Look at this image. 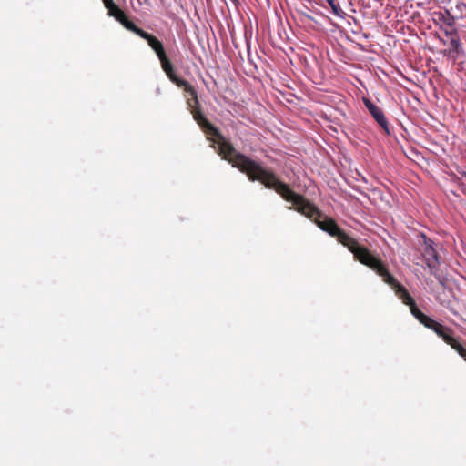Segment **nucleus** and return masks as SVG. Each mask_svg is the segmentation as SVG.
<instances>
[{"mask_svg":"<svg viewBox=\"0 0 466 466\" xmlns=\"http://www.w3.org/2000/svg\"><path fill=\"white\" fill-rule=\"evenodd\" d=\"M276 192L287 202L292 203L299 213L314 221L323 231L329 233L353 254L354 258L370 268L380 276L385 283L393 281V276L388 270L387 265L367 248L361 246L355 238L342 230L336 221L324 215L313 203L304 196L294 192L288 184L279 183Z\"/></svg>","mask_w":466,"mask_h":466,"instance_id":"obj_1","label":"nucleus"},{"mask_svg":"<svg viewBox=\"0 0 466 466\" xmlns=\"http://www.w3.org/2000/svg\"><path fill=\"white\" fill-rule=\"evenodd\" d=\"M187 103L191 110L193 118L199 125L201 129L208 136L218 139L219 154L224 159H227L233 167L245 173L250 181H258L267 188L276 191L277 187H279V183L282 181L278 178L273 171L264 168L259 163L252 160L242 153L237 152L232 144L227 141L221 136L218 129L205 117L199 107L198 101V104H195L192 98H187Z\"/></svg>","mask_w":466,"mask_h":466,"instance_id":"obj_2","label":"nucleus"},{"mask_svg":"<svg viewBox=\"0 0 466 466\" xmlns=\"http://www.w3.org/2000/svg\"><path fill=\"white\" fill-rule=\"evenodd\" d=\"M387 284L395 291V294L402 300V302L410 307L411 314L426 328L433 330L440 338H441L448 345H451L456 339L454 338V331L446 326L437 322L431 317L421 312L410 296L409 291L398 282L393 277V281H387Z\"/></svg>","mask_w":466,"mask_h":466,"instance_id":"obj_3","label":"nucleus"},{"mask_svg":"<svg viewBox=\"0 0 466 466\" xmlns=\"http://www.w3.org/2000/svg\"><path fill=\"white\" fill-rule=\"evenodd\" d=\"M135 34L147 40L148 46L155 51L160 61L161 67L169 80L176 84L179 88L183 89L187 99L192 98V101H195V104H198L197 90L189 82L181 79L177 76L170 60L166 55L163 44L156 36L144 31L141 28L137 29Z\"/></svg>","mask_w":466,"mask_h":466,"instance_id":"obj_4","label":"nucleus"},{"mask_svg":"<svg viewBox=\"0 0 466 466\" xmlns=\"http://www.w3.org/2000/svg\"><path fill=\"white\" fill-rule=\"evenodd\" d=\"M421 237L425 246L422 255L426 260L427 266L431 269V272H433L439 264V256L433 248V241L431 238H428L424 234H422Z\"/></svg>","mask_w":466,"mask_h":466,"instance_id":"obj_5","label":"nucleus"},{"mask_svg":"<svg viewBox=\"0 0 466 466\" xmlns=\"http://www.w3.org/2000/svg\"><path fill=\"white\" fill-rule=\"evenodd\" d=\"M363 103L375 121L380 125V127L387 135H390V132L389 124L383 110L368 98H363Z\"/></svg>","mask_w":466,"mask_h":466,"instance_id":"obj_6","label":"nucleus"},{"mask_svg":"<svg viewBox=\"0 0 466 466\" xmlns=\"http://www.w3.org/2000/svg\"><path fill=\"white\" fill-rule=\"evenodd\" d=\"M108 15L112 17H114L116 21H118L126 29L136 33V30L139 27L137 26L132 21H130L123 10L119 8L118 5H114L113 7L109 8Z\"/></svg>","mask_w":466,"mask_h":466,"instance_id":"obj_7","label":"nucleus"},{"mask_svg":"<svg viewBox=\"0 0 466 466\" xmlns=\"http://www.w3.org/2000/svg\"><path fill=\"white\" fill-rule=\"evenodd\" d=\"M108 15L112 17H114L116 21H118L126 29L136 33V30L139 27L137 26L132 21H130L123 10L119 8L118 5H114L113 7L109 8Z\"/></svg>","mask_w":466,"mask_h":466,"instance_id":"obj_8","label":"nucleus"},{"mask_svg":"<svg viewBox=\"0 0 466 466\" xmlns=\"http://www.w3.org/2000/svg\"><path fill=\"white\" fill-rule=\"evenodd\" d=\"M108 15L112 17H114L116 21H118L126 29L136 33V30L139 27L137 26L132 21H130L123 10L119 8L118 5H114L113 7L109 8Z\"/></svg>","mask_w":466,"mask_h":466,"instance_id":"obj_9","label":"nucleus"},{"mask_svg":"<svg viewBox=\"0 0 466 466\" xmlns=\"http://www.w3.org/2000/svg\"><path fill=\"white\" fill-rule=\"evenodd\" d=\"M450 45L451 49L449 50V55L451 56L453 59H456L454 54H459L461 51V42L460 37L458 35L451 37Z\"/></svg>","mask_w":466,"mask_h":466,"instance_id":"obj_10","label":"nucleus"},{"mask_svg":"<svg viewBox=\"0 0 466 466\" xmlns=\"http://www.w3.org/2000/svg\"><path fill=\"white\" fill-rule=\"evenodd\" d=\"M329 5L330 6L332 13L339 16V17H344L345 12L341 9L338 0H326Z\"/></svg>","mask_w":466,"mask_h":466,"instance_id":"obj_11","label":"nucleus"},{"mask_svg":"<svg viewBox=\"0 0 466 466\" xmlns=\"http://www.w3.org/2000/svg\"><path fill=\"white\" fill-rule=\"evenodd\" d=\"M451 347L466 361V349L460 343L459 339H456Z\"/></svg>","mask_w":466,"mask_h":466,"instance_id":"obj_12","label":"nucleus"},{"mask_svg":"<svg viewBox=\"0 0 466 466\" xmlns=\"http://www.w3.org/2000/svg\"><path fill=\"white\" fill-rule=\"evenodd\" d=\"M105 7L108 10L109 8L116 5L114 0H103Z\"/></svg>","mask_w":466,"mask_h":466,"instance_id":"obj_13","label":"nucleus"},{"mask_svg":"<svg viewBox=\"0 0 466 466\" xmlns=\"http://www.w3.org/2000/svg\"><path fill=\"white\" fill-rule=\"evenodd\" d=\"M444 23L449 26H452L454 24V17L451 16L450 18L444 19Z\"/></svg>","mask_w":466,"mask_h":466,"instance_id":"obj_14","label":"nucleus"},{"mask_svg":"<svg viewBox=\"0 0 466 466\" xmlns=\"http://www.w3.org/2000/svg\"><path fill=\"white\" fill-rule=\"evenodd\" d=\"M444 33H445L446 35H451L452 37H455L456 35H458L456 30H453V31H451V32L448 31V30H445Z\"/></svg>","mask_w":466,"mask_h":466,"instance_id":"obj_15","label":"nucleus"}]
</instances>
